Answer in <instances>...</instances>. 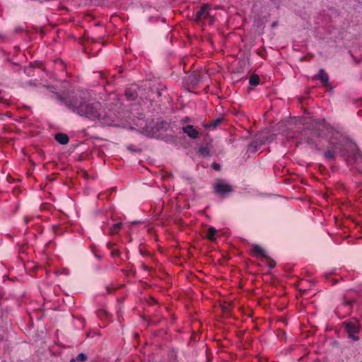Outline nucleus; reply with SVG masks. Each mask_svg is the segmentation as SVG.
<instances>
[{
    "instance_id": "nucleus-2",
    "label": "nucleus",
    "mask_w": 362,
    "mask_h": 362,
    "mask_svg": "<svg viewBox=\"0 0 362 362\" xmlns=\"http://www.w3.org/2000/svg\"><path fill=\"white\" fill-rule=\"evenodd\" d=\"M349 337L357 341L359 340L358 336L356 334L359 332V323L358 321H349L344 322Z\"/></svg>"
},
{
    "instance_id": "nucleus-17",
    "label": "nucleus",
    "mask_w": 362,
    "mask_h": 362,
    "mask_svg": "<svg viewBox=\"0 0 362 362\" xmlns=\"http://www.w3.org/2000/svg\"><path fill=\"white\" fill-rule=\"evenodd\" d=\"M97 316L100 319H105L108 317L109 313L105 310H98L97 311Z\"/></svg>"
},
{
    "instance_id": "nucleus-4",
    "label": "nucleus",
    "mask_w": 362,
    "mask_h": 362,
    "mask_svg": "<svg viewBox=\"0 0 362 362\" xmlns=\"http://www.w3.org/2000/svg\"><path fill=\"white\" fill-rule=\"evenodd\" d=\"M209 6L208 4H203L201 6L200 9L198 11H197V13L195 14L194 21L197 23H199L201 21L206 18V17L209 15Z\"/></svg>"
},
{
    "instance_id": "nucleus-21",
    "label": "nucleus",
    "mask_w": 362,
    "mask_h": 362,
    "mask_svg": "<svg viewBox=\"0 0 362 362\" xmlns=\"http://www.w3.org/2000/svg\"><path fill=\"white\" fill-rule=\"evenodd\" d=\"M139 252L141 253V255H142L143 256H146V257H148V256H151V253L147 252V251H145L143 249H139Z\"/></svg>"
},
{
    "instance_id": "nucleus-3",
    "label": "nucleus",
    "mask_w": 362,
    "mask_h": 362,
    "mask_svg": "<svg viewBox=\"0 0 362 362\" xmlns=\"http://www.w3.org/2000/svg\"><path fill=\"white\" fill-rule=\"evenodd\" d=\"M214 189L215 193L218 194H229L233 191V187L227 184L223 180H217L214 185Z\"/></svg>"
},
{
    "instance_id": "nucleus-8",
    "label": "nucleus",
    "mask_w": 362,
    "mask_h": 362,
    "mask_svg": "<svg viewBox=\"0 0 362 362\" xmlns=\"http://www.w3.org/2000/svg\"><path fill=\"white\" fill-rule=\"evenodd\" d=\"M253 254L259 257H267V253L265 250L260 247L259 245H252V248Z\"/></svg>"
},
{
    "instance_id": "nucleus-6",
    "label": "nucleus",
    "mask_w": 362,
    "mask_h": 362,
    "mask_svg": "<svg viewBox=\"0 0 362 362\" xmlns=\"http://www.w3.org/2000/svg\"><path fill=\"white\" fill-rule=\"evenodd\" d=\"M182 131L189 138L195 139L199 136V132L192 125H187L182 127Z\"/></svg>"
},
{
    "instance_id": "nucleus-13",
    "label": "nucleus",
    "mask_w": 362,
    "mask_h": 362,
    "mask_svg": "<svg viewBox=\"0 0 362 362\" xmlns=\"http://www.w3.org/2000/svg\"><path fill=\"white\" fill-rule=\"evenodd\" d=\"M216 232H217V230H216L215 228L209 227V229L207 230V233L206 235V238L211 241L215 240V239H216L215 235H216Z\"/></svg>"
},
{
    "instance_id": "nucleus-5",
    "label": "nucleus",
    "mask_w": 362,
    "mask_h": 362,
    "mask_svg": "<svg viewBox=\"0 0 362 362\" xmlns=\"http://www.w3.org/2000/svg\"><path fill=\"white\" fill-rule=\"evenodd\" d=\"M313 78L320 80L323 86L327 87L329 86V76L322 69H320L318 74L313 76Z\"/></svg>"
},
{
    "instance_id": "nucleus-11",
    "label": "nucleus",
    "mask_w": 362,
    "mask_h": 362,
    "mask_svg": "<svg viewBox=\"0 0 362 362\" xmlns=\"http://www.w3.org/2000/svg\"><path fill=\"white\" fill-rule=\"evenodd\" d=\"M327 124L325 119H317L315 121V128L317 131H322V130L327 129Z\"/></svg>"
},
{
    "instance_id": "nucleus-24",
    "label": "nucleus",
    "mask_w": 362,
    "mask_h": 362,
    "mask_svg": "<svg viewBox=\"0 0 362 362\" xmlns=\"http://www.w3.org/2000/svg\"><path fill=\"white\" fill-rule=\"evenodd\" d=\"M141 267L145 271H150L151 270V268L148 267V266H146L145 264H141Z\"/></svg>"
},
{
    "instance_id": "nucleus-10",
    "label": "nucleus",
    "mask_w": 362,
    "mask_h": 362,
    "mask_svg": "<svg viewBox=\"0 0 362 362\" xmlns=\"http://www.w3.org/2000/svg\"><path fill=\"white\" fill-rule=\"evenodd\" d=\"M122 226L123 223L122 222L114 223L110 228L109 234L111 235L117 234V233L122 228Z\"/></svg>"
},
{
    "instance_id": "nucleus-27",
    "label": "nucleus",
    "mask_w": 362,
    "mask_h": 362,
    "mask_svg": "<svg viewBox=\"0 0 362 362\" xmlns=\"http://www.w3.org/2000/svg\"><path fill=\"white\" fill-rule=\"evenodd\" d=\"M76 359H74V358H72V359L70 361V362H76Z\"/></svg>"
},
{
    "instance_id": "nucleus-16",
    "label": "nucleus",
    "mask_w": 362,
    "mask_h": 362,
    "mask_svg": "<svg viewBox=\"0 0 362 362\" xmlns=\"http://www.w3.org/2000/svg\"><path fill=\"white\" fill-rule=\"evenodd\" d=\"M324 156L327 160H334L335 158L334 151L329 150L325 152Z\"/></svg>"
},
{
    "instance_id": "nucleus-9",
    "label": "nucleus",
    "mask_w": 362,
    "mask_h": 362,
    "mask_svg": "<svg viewBox=\"0 0 362 362\" xmlns=\"http://www.w3.org/2000/svg\"><path fill=\"white\" fill-rule=\"evenodd\" d=\"M55 140L63 145L67 144L69 141V138L67 134L64 133H57L54 136Z\"/></svg>"
},
{
    "instance_id": "nucleus-7",
    "label": "nucleus",
    "mask_w": 362,
    "mask_h": 362,
    "mask_svg": "<svg viewBox=\"0 0 362 362\" xmlns=\"http://www.w3.org/2000/svg\"><path fill=\"white\" fill-rule=\"evenodd\" d=\"M125 97L129 100H134L139 95L136 88L134 86L129 87L125 90Z\"/></svg>"
},
{
    "instance_id": "nucleus-25",
    "label": "nucleus",
    "mask_w": 362,
    "mask_h": 362,
    "mask_svg": "<svg viewBox=\"0 0 362 362\" xmlns=\"http://www.w3.org/2000/svg\"><path fill=\"white\" fill-rule=\"evenodd\" d=\"M306 143H307V144H310V145H313V144H315V142L313 141V140L312 139H310V138H308V139H306Z\"/></svg>"
},
{
    "instance_id": "nucleus-22",
    "label": "nucleus",
    "mask_w": 362,
    "mask_h": 362,
    "mask_svg": "<svg viewBox=\"0 0 362 362\" xmlns=\"http://www.w3.org/2000/svg\"><path fill=\"white\" fill-rule=\"evenodd\" d=\"M33 71V67H27V68H25L24 69V72L28 75V76H31V72Z\"/></svg>"
},
{
    "instance_id": "nucleus-28",
    "label": "nucleus",
    "mask_w": 362,
    "mask_h": 362,
    "mask_svg": "<svg viewBox=\"0 0 362 362\" xmlns=\"http://www.w3.org/2000/svg\"><path fill=\"white\" fill-rule=\"evenodd\" d=\"M1 93V90H0V94Z\"/></svg>"
},
{
    "instance_id": "nucleus-14",
    "label": "nucleus",
    "mask_w": 362,
    "mask_h": 362,
    "mask_svg": "<svg viewBox=\"0 0 362 362\" xmlns=\"http://www.w3.org/2000/svg\"><path fill=\"white\" fill-rule=\"evenodd\" d=\"M259 77L257 74H252L249 78V83L252 86H256L259 83Z\"/></svg>"
},
{
    "instance_id": "nucleus-19",
    "label": "nucleus",
    "mask_w": 362,
    "mask_h": 362,
    "mask_svg": "<svg viewBox=\"0 0 362 362\" xmlns=\"http://www.w3.org/2000/svg\"><path fill=\"white\" fill-rule=\"evenodd\" d=\"M266 258L267 259V266L270 269L274 268L275 266H276V262L274 259H272L270 257H269L268 256Z\"/></svg>"
},
{
    "instance_id": "nucleus-26",
    "label": "nucleus",
    "mask_w": 362,
    "mask_h": 362,
    "mask_svg": "<svg viewBox=\"0 0 362 362\" xmlns=\"http://www.w3.org/2000/svg\"><path fill=\"white\" fill-rule=\"evenodd\" d=\"M25 223H28L29 222V220L27 217L25 218Z\"/></svg>"
},
{
    "instance_id": "nucleus-20",
    "label": "nucleus",
    "mask_w": 362,
    "mask_h": 362,
    "mask_svg": "<svg viewBox=\"0 0 362 362\" xmlns=\"http://www.w3.org/2000/svg\"><path fill=\"white\" fill-rule=\"evenodd\" d=\"M199 151L202 155H204V156H206L209 154V150L204 147L199 148Z\"/></svg>"
},
{
    "instance_id": "nucleus-12",
    "label": "nucleus",
    "mask_w": 362,
    "mask_h": 362,
    "mask_svg": "<svg viewBox=\"0 0 362 362\" xmlns=\"http://www.w3.org/2000/svg\"><path fill=\"white\" fill-rule=\"evenodd\" d=\"M114 245H115L114 243H107V247L111 250L112 257H119L121 253L119 250L113 248Z\"/></svg>"
},
{
    "instance_id": "nucleus-15",
    "label": "nucleus",
    "mask_w": 362,
    "mask_h": 362,
    "mask_svg": "<svg viewBox=\"0 0 362 362\" xmlns=\"http://www.w3.org/2000/svg\"><path fill=\"white\" fill-rule=\"evenodd\" d=\"M223 119L221 118H217L213 120L210 124L206 125V127L209 129H215L218 125H219L222 122Z\"/></svg>"
},
{
    "instance_id": "nucleus-18",
    "label": "nucleus",
    "mask_w": 362,
    "mask_h": 362,
    "mask_svg": "<svg viewBox=\"0 0 362 362\" xmlns=\"http://www.w3.org/2000/svg\"><path fill=\"white\" fill-rule=\"evenodd\" d=\"M75 359L76 361L84 362L88 359V356L86 354L81 353L76 356Z\"/></svg>"
},
{
    "instance_id": "nucleus-23",
    "label": "nucleus",
    "mask_w": 362,
    "mask_h": 362,
    "mask_svg": "<svg viewBox=\"0 0 362 362\" xmlns=\"http://www.w3.org/2000/svg\"><path fill=\"white\" fill-rule=\"evenodd\" d=\"M212 168H213L215 170H221V165H220V164L216 163H214L212 164Z\"/></svg>"
},
{
    "instance_id": "nucleus-1",
    "label": "nucleus",
    "mask_w": 362,
    "mask_h": 362,
    "mask_svg": "<svg viewBox=\"0 0 362 362\" xmlns=\"http://www.w3.org/2000/svg\"><path fill=\"white\" fill-rule=\"evenodd\" d=\"M50 98L56 100L72 112L91 120L101 121L110 117L101 103H87L81 93L74 91H66L63 93L52 91Z\"/></svg>"
}]
</instances>
